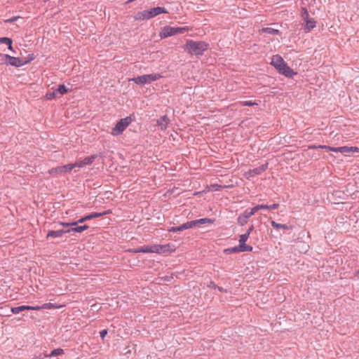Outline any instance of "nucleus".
<instances>
[{
    "label": "nucleus",
    "mask_w": 359,
    "mask_h": 359,
    "mask_svg": "<svg viewBox=\"0 0 359 359\" xmlns=\"http://www.w3.org/2000/svg\"><path fill=\"white\" fill-rule=\"evenodd\" d=\"M350 152H359V148L357 147H348L343 146L342 147V154L344 153H350Z\"/></svg>",
    "instance_id": "24"
},
{
    "label": "nucleus",
    "mask_w": 359,
    "mask_h": 359,
    "mask_svg": "<svg viewBox=\"0 0 359 359\" xmlns=\"http://www.w3.org/2000/svg\"><path fill=\"white\" fill-rule=\"evenodd\" d=\"M262 32L264 33H267L269 34H272V35L277 34L279 33L278 29H273L271 27H263L262 29Z\"/></svg>",
    "instance_id": "27"
},
{
    "label": "nucleus",
    "mask_w": 359,
    "mask_h": 359,
    "mask_svg": "<svg viewBox=\"0 0 359 359\" xmlns=\"http://www.w3.org/2000/svg\"><path fill=\"white\" fill-rule=\"evenodd\" d=\"M188 30V27L165 26L161 28V31L159 33V36L161 39H165L171 36L184 34Z\"/></svg>",
    "instance_id": "4"
},
{
    "label": "nucleus",
    "mask_w": 359,
    "mask_h": 359,
    "mask_svg": "<svg viewBox=\"0 0 359 359\" xmlns=\"http://www.w3.org/2000/svg\"><path fill=\"white\" fill-rule=\"evenodd\" d=\"M271 64L278 70V72L288 78H292L297 73L293 71L284 61L279 55H275L272 57Z\"/></svg>",
    "instance_id": "2"
},
{
    "label": "nucleus",
    "mask_w": 359,
    "mask_h": 359,
    "mask_svg": "<svg viewBox=\"0 0 359 359\" xmlns=\"http://www.w3.org/2000/svg\"><path fill=\"white\" fill-rule=\"evenodd\" d=\"M130 353V350H128V351H126V354H128V353Z\"/></svg>",
    "instance_id": "47"
},
{
    "label": "nucleus",
    "mask_w": 359,
    "mask_h": 359,
    "mask_svg": "<svg viewBox=\"0 0 359 359\" xmlns=\"http://www.w3.org/2000/svg\"><path fill=\"white\" fill-rule=\"evenodd\" d=\"M327 150L334 151V152H340L342 154V147H327Z\"/></svg>",
    "instance_id": "36"
},
{
    "label": "nucleus",
    "mask_w": 359,
    "mask_h": 359,
    "mask_svg": "<svg viewBox=\"0 0 359 359\" xmlns=\"http://www.w3.org/2000/svg\"><path fill=\"white\" fill-rule=\"evenodd\" d=\"M63 231H64V234L65 233H70L72 232H74V230H72V228H70V229H63Z\"/></svg>",
    "instance_id": "43"
},
{
    "label": "nucleus",
    "mask_w": 359,
    "mask_h": 359,
    "mask_svg": "<svg viewBox=\"0 0 359 359\" xmlns=\"http://www.w3.org/2000/svg\"><path fill=\"white\" fill-rule=\"evenodd\" d=\"M167 248V245H144L138 248L137 250H135L137 253H149V252H156V253H161L165 251V248Z\"/></svg>",
    "instance_id": "8"
},
{
    "label": "nucleus",
    "mask_w": 359,
    "mask_h": 359,
    "mask_svg": "<svg viewBox=\"0 0 359 359\" xmlns=\"http://www.w3.org/2000/svg\"><path fill=\"white\" fill-rule=\"evenodd\" d=\"M64 235L63 229H60L57 231H48L46 238H48L50 237L51 238H60L62 237Z\"/></svg>",
    "instance_id": "16"
},
{
    "label": "nucleus",
    "mask_w": 359,
    "mask_h": 359,
    "mask_svg": "<svg viewBox=\"0 0 359 359\" xmlns=\"http://www.w3.org/2000/svg\"><path fill=\"white\" fill-rule=\"evenodd\" d=\"M72 165H74V168H82V167H83V163H82V160L81 161H77L74 163H72Z\"/></svg>",
    "instance_id": "38"
},
{
    "label": "nucleus",
    "mask_w": 359,
    "mask_h": 359,
    "mask_svg": "<svg viewBox=\"0 0 359 359\" xmlns=\"http://www.w3.org/2000/svg\"><path fill=\"white\" fill-rule=\"evenodd\" d=\"M168 11L163 7H155L149 10L138 12L134 16L135 20L142 21L149 20L161 13H168Z\"/></svg>",
    "instance_id": "3"
},
{
    "label": "nucleus",
    "mask_w": 359,
    "mask_h": 359,
    "mask_svg": "<svg viewBox=\"0 0 359 359\" xmlns=\"http://www.w3.org/2000/svg\"><path fill=\"white\" fill-rule=\"evenodd\" d=\"M271 226L273 228L277 229H289L287 225L283 224L277 223V222H276L273 220L271 221Z\"/></svg>",
    "instance_id": "28"
},
{
    "label": "nucleus",
    "mask_w": 359,
    "mask_h": 359,
    "mask_svg": "<svg viewBox=\"0 0 359 359\" xmlns=\"http://www.w3.org/2000/svg\"><path fill=\"white\" fill-rule=\"evenodd\" d=\"M6 58L5 64L7 65H11L15 67H20L25 65H26L29 61L24 60L20 57H13L9 55H4Z\"/></svg>",
    "instance_id": "9"
},
{
    "label": "nucleus",
    "mask_w": 359,
    "mask_h": 359,
    "mask_svg": "<svg viewBox=\"0 0 359 359\" xmlns=\"http://www.w3.org/2000/svg\"><path fill=\"white\" fill-rule=\"evenodd\" d=\"M96 154H93L89 156L86 157L84 159L82 160V163L83 166L91 165L95 159L97 158Z\"/></svg>",
    "instance_id": "19"
},
{
    "label": "nucleus",
    "mask_w": 359,
    "mask_h": 359,
    "mask_svg": "<svg viewBox=\"0 0 359 359\" xmlns=\"http://www.w3.org/2000/svg\"><path fill=\"white\" fill-rule=\"evenodd\" d=\"M0 43L6 44V46H8V48L11 51L15 53V51L13 49V46H12L13 41L11 38L1 37L0 38Z\"/></svg>",
    "instance_id": "17"
},
{
    "label": "nucleus",
    "mask_w": 359,
    "mask_h": 359,
    "mask_svg": "<svg viewBox=\"0 0 359 359\" xmlns=\"http://www.w3.org/2000/svg\"><path fill=\"white\" fill-rule=\"evenodd\" d=\"M255 212H257V210L255 209V207H253L251 209H246L243 213L242 215L247 219H248L250 217H252V215H254L255 214Z\"/></svg>",
    "instance_id": "23"
},
{
    "label": "nucleus",
    "mask_w": 359,
    "mask_h": 359,
    "mask_svg": "<svg viewBox=\"0 0 359 359\" xmlns=\"http://www.w3.org/2000/svg\"><path fill=\"white\" fill-rule=\"evenodd\" d=\"M62 167L65 173H69L74 169V165H72V163L62 165Z\"/></svg>",
    "instance_id": "33"
},
{
    "label": "nucleus",
    "mask_w": 359,
    "mask_h": 359,
    "mask_svg": "<svg viewBox=\"0 0 359 359\" xmlns=\"http://www.w3.org/2000/svg\"><path fill=\"white\" fill-rule=\"evenodd\" d=\"M186 229H187V224L185 222V223L182 224V225L178 226L170 227L168 229V231L169 232H177V231H184V230H186Z\"/></svg>",
    "instance_id": "22"
},
{
    "label": "nucleus",
    "mask_w": 359,
    "mask_h": 359,
    "mask_svg": "<svg viewBox=\"0 0 359 359\" xmlns=\"http://www.w3.org/2000/svg\"><path fill=\"white\" fill-rule=\"evenodd\" d=\"M198 226L206 224H212L215 222V219L210 218H201L196 219Z\"/></svg>",
    "instance_id": "26"
},
{
    "label": "nucleus",
    "mask_w": 359,
    "mask_h": 359,
    "mask_svg": "<svg viewBox=\"0 0 359 359\" xmlns=\"http://www.w3.org/2000/svg\"><path fill=\"white\" fill-rule=\"evenodd\" d=\"M212 287H213L214 288H216V286L214 285H212Z\"/></svg>",
    "instance_id": "48"
},
{
    "label": "nucleus",
    "mask_w": 359,
    "mask_h": 359,
    "mask_svg": "<svg viewBox=\"0 0 359 359\" xmlns=\"http://www.w3.org/2000/svg\"><path fill=\"white\" fill-rule=\"evenodd\" d=\"M301 17L304 21L303 29L305 32H309L316 25V22L313 18H309V14L305 7L302 8Z\"/></svg>",
    "instance_id": "6"
},
{
    "label": "nucleus",
    "mask_w": 359,
    "mask_h": 359,
    "mask_svg": "<svg viewBox=\"0 0 359 359\" xmlns=\"http://www.w3.org/2000/svg\"><path fill=\"white\" fill-rule=\"evenodd\" d=\"M212 287H213L214 288H216V286L214 285H212Z\"/></svg>",
    "instance_id": "50"
},
{
    "label": "nucleus",
    "mask_w": 359,
    "mask_h": 359,
    "mask_svg": "<svg viewBox=\"0 0 359 359\" xmlns=\"http://www.w3.org/2000/svg\"><path fill=\"white\" fill-rule=\"evenodd\" d=\"M212 287H213L214 288H216V286L214 285H212Z\"/></svg>",
    "instance_id": "49"
},
{
    "label": "nucleus",
    "mask_w": 359,
    "mask_h": 359,
    "mask_svg": "<svg viewBox=\"0 0 359 359\" xmlns=\"http://www.w3.org/2000/svg\"><path fill=\"white\" fill-rule=\"evenodd\" d=\"M89 226L87 224L81 225V226H74V227H72V230H74V232L76 233H81L82 231L88 229Z\"/></svg>",
    "instance_id": "29"
},
{
    "label": "nucleus",
    "mask_w": 359,
    "mask_h": 359,
    "mask_svg": "<svg viewBox=\"0 0 359 359\" xmlns=\"http://www.w3.org/2000/svg\"><path fill=\"white\" fill-rule=\"evenodd\" d=\"M217 288L219 291H222V287H217Z\"/></svg>",
    "instance_id": "46"
},
{
    "label": "nucleus",
    "mask_w": 359,
    "mask_h": 359,
    "mask_svg": "<svg viewBox=\"0 0 359 359\" xmlns=\"http://www.w3.org/2000/svg\"><path fill=\"white\" fill-rule=\"evenodd\" d=\"M56 95H57L56 91H55V90H54L51 92H48L46 94V98L47 100H52L56 96Z\"/></svg>",
    "instance_id": "35"
},
{
    "label": "nucleus",
    "mask_w": 359,
    "mask_h": 359,
    "mask_svg": "<svg viewBox=\"0 0 359 359\" xmlns=\"http://www.w3.org/2000/svg\"><path fill=\"white\" fill-rule=\"evenodd\" d=\"M56 93H60V95H65L69 91V88L65 84H60L57 88L55 89Z\"/></svg>",
    "instance_id": "25"
},
{
    "label": "nucleus",
    "mask_w": 359,
    "mask_h": 359,
    "mask_svg": "<svg viewBox=\"0 0 359 359\" xmlns=\"http://www.w3.org/2000/svg\"><path fill=\"white\" fill-rule=\"evenodd\" d=\"M11 311L13 314H18L24 311H31V308L30 306L22 305L16 307H12Z\"/></svg>",
    "instance_id": "15"
},
{
    "label": "nucleus",
    "mask_w": 359,
    "mask_h": 359,
    "mask_svg": "<svg viewBox=\"0 0 359 359\" xmlns=\"http://www.w3.org/2000/svg\"><path fill=\"white\" fill-rule=\"evenodd\" d=\"M30 308H31V311H39L41 309H43L42 308V306H30Z\"/></svg>",
    "instance_id": "41"
},
{
    "label": "nucleus",
    "mask_w": 359,
    "mask_h": 359,
    "mask_svg": "<svg viewBox=\"0 0 359 359\" xmlns=\"http://www.w3.org/2000/svg\"><path fill=\"white\" fill-rule=\"evenodd\" d=\"M78 224H79L78 220L75 221V222H59V224L64 227L76 226Z\"/></svg>",
    "instance_id": "32"
},
{
    "label": "nucleus",
    "mask_w": 359,
    "mask_h": 359,
    "mask_svg": "<svg viewBox=\"0 0 359 359\" xmlns=\"http://www.w3.org/2000/svg\"><path fill=\"white\" fill-rule=\"evenodd\" d=\"M107 334V330H102L100 332V336L103 339Z\"/></svg>",
    "instance_id": "39"
},
{
    "label": "nucleus",
    "mask_w": 359,
    "mask_h": 359,
    "mask_svg": "<svg viewBox=\"0 0 359 359\" xmlns=\"http://www.w3.org/2000/svg\"><path fill=\"white\" fill-rule=\"evenodd\" d=\"M240 104L241 106L243 107H253L258 105V104L256 102H252L250 100L240 102Z\"/></svg>",
    "instance_id": "30"
},
{
    "label": "nucleus",
    "mask_w": 359,
    "mask_h": 359,
    "mask_svg": "<svg viewBox=\"0 0 359 359\" xmlns=\"http://www.w3.org/2000/svg\"><path fill=\"white\" fill-rule=\"evenodd\" d=\"M42 308L43 309H51L53 308H56V306L52 303H46L42 305Z\"/></svg>",
    "instance_id": "37"
},
{
    "label": "nucleus",
    "mask_w": 359,
    "mask_h": 359,
    "mask_svg": "<svg viewBox=\"0 0 359 359\" xmlns=\"http://www.w3.org/2000/svg\"><path fill=\"white\" fill-rule=\"evenodd\" d=\"M253 230H254V226L251 225L250 226H249V228L248 229V230L246 231L245 233H248V235H250V233H252V231Z\"/></svg>",
    "instance_id": "42"
},
{
    "label": "nucleus",
    "mask_w": 359,
    "mask_h": 359,
    "mask_svg": "<svg viewBox=\"0 0 359 359\" xmlns=\"http://www.w3.org/2000/svg\"><path fill=\"white\" fill-rule=\"evenodd\" d=\"M64 353V350L62 348H58L53 349L49 355H45L44 357L51 358L55 356H59Z\"/></svg>",
    "instance_id": "20"
},
{
    "label": "nucleus",
    "mask_w": 359,
    "mask_h": 359,
    "mask_svg": "<svg viewBox=\"0 0 359 359\" xmlns=\"http://www.w3.org/2000/svg\"><path fill=\"white\" fill-rule=\"evenodd\" d=\"M169 121H169V118H168V116L166 115H164V116H161L157 120V125L160 127V128L162 130H164L167 128Z\"/></svg>",
    "instance_id": "13"
},
{
    "label": "nucleus",
    "mask_w": 359,
    "mask_h": 359,
    "mask_svg": "<svg viewBox=\"0 0 359 359\" xmlns=\"http://www.w3.org/2000/svg\"><path fill=\"white\" fill-rule=\"evenodd\" d=\"M268 168V163H264L257 168L248 170L245 175L247 177H253L256 175H261L263 172H264Z\"/></svg>",
    "instance_id": "12"
},
{
    "label": "nucleus",
    "mask_w": 359,
    "mask_h": 359,
    "mask_svg": "<svg viewBox=\"0 0 359 359\" xmlns=\"http://www.w3.org/2000/svg\"><path fill=\"white\" fill-rule=\"evenodd\" d=\"M237 222L241 226H244L248 223V219L241 214L237 218Z\"/></svg>",
    "instance_id": "31"
},
{
    "label": "nucleus",
    "mask_w": 359,
    "mask_h": 359,
    "mask_svg": "<svg viewBox=\"0 0 359 359\" xmlns=\"http://www.w3.org/2000/svg\"><path fill=\"white\" fill-rule=\"evenodd\" d=\"M250 237V235H248V233H245L242 235L240 236V238H239V243L243 245V247H251L250 245H246V241H248V239Z\"/></svg>",
    "instance_id": "21"
},
{
    "label": "nucleus",
    "mask_w": 359,
    "mask_h": 359,
    "mask_svg": "<svg viewBox=\"0 0 359 359\" xmlns=\"http://www.w3.org/2000/svg\"><path fill=\"white\" fill-rule=\"evenodd\" d=\"M111 213V210H105L104 212H93L91 214H89V215H87L86 216H83L82 217H81L78 221H79V223H83L87 220H90V219H94V218H97V217H102V216H104V215H108V214H110Z\"/></svg>",
    "instance_id": "10"
},
{
    "label": "nucleus",
    "mask_w": 359,
    "mask_h": 359,
    "mask_svg": "<svg viewBox=\"0 0 359 359\" xmlns=\"http://www.w3.org/2000/svg\"><path fill=\"white\" fill-rule=\"evenodd\" d=\"M186 224H187V229H191V228H194L196 226H198L196 219L187 222Z\"/></svg>",
    "instance_id": "34"
},
{
    "label": "nucleus",
    "mask_w": 359,
    "mask_h": 359,
    "mask_svg": "<svg viewBox=\"0 0 359 359\" xmlns=\"http://www.w3.org/2000/svg\"><path fill=\"white\" fill-rule=\"evenodd\" d=\"M19 18H20L19 16L13 17V18H9V19L6 20L5 22H7V23H12L13 22H15Z\"/></svg>",
    "instance_id": "40"
},
{
    "label": "nucleus",
    "mask_w": 359,
    "mask_h": 359,
    "mask_svg": "<svg viewBox=\"0 0 359 359\" xmlns=\"http://www.w3.org/2000/svg\"><path fill=\"white\" fill-rule=\"evenodd\" d=\"M208 43L201 41L188 39L183 46L184 50L190 55L201 56L208 50Z\"/></svg>",
    "instance_id": "1"
},
{
    "label": "nucleus",
    "mask_w": 359,
    "mask_h": 359,
    "mask_svg": "<svg viewBox=\"0 0 359 359\" xmlns=\"http://www.w3.org/2000/svg\"><path fill=\"white\" fill-rule=\"evenodd\" d=\"M253 248L252 247H243L240 243L237 246H234L232 248H227L224 250V252L226 254L231 253H238V252H252Z\"/></svg>",
    "instance_id": "11"
},
{
    "label": "nucleus",
    "mask_w": 359,
    "mask_h": 359,
    "mask_svg": "<svg viewBox=\"0 0 359 359\" xmlns=\"http://www.w3.org/2000/svg\"><path fill=\"white\" fill-rule=\"evenodd\" d=\"M161 78H162V76L160 74H150L134 77L130 79V81H133L137 85L144 86L145 84L151 83Z\"/></svg>",
    "instance_id": "5"
},
{
    "label": "nucleus",
    "mask_w": 359,
    "mask_h": 359,
    "mask_svg": "<svg viewBox=\"0 0 359 359\" xmlns=\"http://www.w3.org/2000/svg\"><path fill=\"white\" fill-rule=\"evenodd\" d=\"M135 1V0H128L126 3H127V4H129V3L133 2V1Z\"/></svg>",
    "instance_id": "45"
},
{
    "label": "nucleus",
    "mask_w": 359,
    "mask_h": 359,
    "mask_svg": "<svg viewBox=\"0 0 359 359\" xmlns=\"http://www.w3.org/2000/svg\"><path fill=\"white\" fill-rule=\"evenodd\" d=\"M255 207V209L257 210V212L259 210H262V209H264V210H276L277 209L278 207H279V204L278 203H273L271 205H257Z\"/></svg>",
    "instance_id": "14"
},
{
    "label": "nucleus",
    "mask_w": 359,
    "mask_h": 359,
    "mask_svg": "<svg viewBox=\"0 0 359 359\" xmlns=\"http://www.w3.org/2000/svg\"><path fill=\"white\" fill-rule=\"evenodd\" d=\"M131 122L132 118L130 116H127L120 119L116 123L115 126L111 129V134L114 136H117L122 134Z\"/></svg>",
    "instance_id": "7"
},
{
    "label": "nucleus",
    "mask_w": 359,
    "mask_h": 359,
    "mask_svg": "<svg viewBox=\"0 0 359 359\" xmlns=\"http://www.w3.org/2000/svg\"><path fill=\"white\" fill-rule=\"evenodd\" d=\"M327 145H319L318 147V148H321V149H325L327 150Z\"/></svg>",
    "instance_id": "44"
},
{
    "label": "nucleus",
    "mask_w": 359,
    "mask_h": 359,
    "mask_svg": "<svg viewBox=\"0 0 359 359\" xmlns=\"http://www.w3.org/2000/svg\"><path fill=\"white\" fill-rule=\"evenodd\" d=\"M49 174L53 176H57L60 174H65L62 165L56 168H53L48 171Z\"/></svg>",
    "instance_id": "18"
}]
</instances>
